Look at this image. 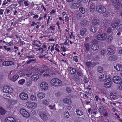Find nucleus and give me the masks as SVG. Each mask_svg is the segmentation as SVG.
Masks as SVG:
<instances>
[{"label": "nucleus", "mask_w": 122, "mask_h": 122, "mask_svg": "<svg viewBox=\"0 0 122 122\" xmlns=\"http://www.w3.org/2000/svg\"><path fill=\"white\" fill-rule=\"evenodd\" d=\"M86 67L88 68H90L91 65H92V67H93L95 66L96 65L94 64V63H92L91 62H87L86 63Z\"/></svg>", "instance_id": "393cba45"}, {"label": "nucleus", "mask_w": 122, "mask_h": 122, "mask_svg": "<svg viewBox=\"0 0 122 122\" xmlns=\"http://www.w3.org/2000/svg\"><path fill=\"white\" fill-rule=\"evenodd\" d=\"M3 91L4 92L6 93H11L12 92V91L10 90L9 87L7 86H4Z\"/></svg>", "instance_id": "dca6fc26"}, {"label": "nucleus", "mask_w": 122, "mask_h": 122, "mask_svg": "<svg viewBox=\"0 0 122 122\" xmlns=\"http://www.w3.org/2000/svg\"><path fill=\"white\" fill-rule=\"evenodd\" d=\"M117 57L116 56L113 55L109 57V60L110 61H114L117 60Z\"/></svg>", "instance_id": "f704fd0d"}, {"label": "nucleus", "mask_w": 122, "mask_h": 122, "mask_svg": "<svg viewBox=\"0 0 122 122\" xmlns=\"http://www.w3.org/2000/svg\"><path fill=\"white\" fill-rule=\"evenodd\" d=\"M84 47L86 49V51H88L90 50V46L88 43L85 42L84 44Z\"/></svg>", "instance_id": "ea45409f"}, {"label": "nucleus", "mask_w": 122, "mask_h": 122, "mask_svg": "<svg viewBox=\"0 0 122 122\" xmlns=\"http://www.w3.org/2000/svg\"><path fill=\"white\" fill-rule=\"evenodd\" d=\"M118 24L117 22H116L111 24V26L113 28H115L118 25Z\"/></svg>", "instance_id": "49530a36"}, {"label": "nucleus", "mask_w": 122, "mask_h": 122, "mask_svg": "<svg viewBox=\"0 0 122 122\" xmlns=\"http://www.w3.org/2000/svg\"><path fill=\"white\" fill-rule=\"evenodd\" d=\"M31 70L33 73L36 72L40 71V69L39 68L37 67V66L33 67L31 68Z\"/></svg>", "instance_id": "cd10ccee"}, {"label": "nucleus", "mask_w": 122, "mask_h": 122, "mask_svg": "<svg viewBox=\"0 0 122 122\" xmlns=\"http://www.w3.org/2000/svg\"><path fill=\"white\" fill-rule=\"evenodd\" d=\"M40 71H39V74L40 75H41L42 74L46 71L48 73H50V69L49 67L47 66L43 65L40 67Z\"/></svg>", "instance_id": "7ed1b4c3"}, {"label": "nucleus", "mask_w": 122, "mask_h": 122, "mask_svg": "<svg viewBox=\"0 0 122 122\" xmlns=\"http://www.w3.org/2000/svg\"><path fill=\"white\" fill-rule=\"evenodd\" d=\"M9 8L7 7V8H6L5 9V11L4 12V14L5 15L6 14H7L10 13L12 10L11 9H9Z\"/></svg>", "instance_id": "37998d69"}, {"label": "nucleus", "mask_w": 122, "mask_h": 122, "mask_svg": "<svg viewBox=\"0 0 122 122\" xmlns=\"http://www.w3.org/2000/svg\"><path fill=\"white\" fill-rule=\"evenodd\" d=\"M20 114L24 117H28L30 116L29 113L25 109H20Z\"/></svg>", "instance_id": "9d476101"}, {"label": "nucleus", "mask_w": 122, "mask_h": 122, "mask_svg": "<svg viewBox=\"0 0 122 122\" xmlns=\"http://www.w3.org/2000/svg\"><path fill=\"white\" fill-rule=\"evenodd\" d=\"M26 105L28 107L31 109H35L37 106L36 103L32 102H28L26 103Z\"/></svg>", "instance_id": "6e6552de"}, {"label": "nucleus", "mask_w": 122, "mask_h": 122, "mask_svg": "<svg viewBox=\"0 0 122 122\" xmlns=\"http://www.w3.org/2000/svg\"><path fill=\"white\" fill-rule=\"evenodd\" d=\"M30 99L32 101H35L36 99V97L35 95H32L30 97Z\"/></svg>", "instance_id": "4d7b16f0"}, {"label": "nucleus", "mask_w": 122, "mask_h": 122, "mask_svg": "<svg viewBox=\"0 0 122 122\" xmlns=\"http://www.w3.org/2000/svg\"><path fill=\"white\" fill-rule=\"evenodd\" d=\"M107 76L105 75H101L99 77L100 81H104L107 79Z\"/></svg>", "instance_id": "a878e982"}, {"label": "nucleus", "mask_w": 122, "mask_h": 122, "mask_svg": "<svg viewBox=\"0 0 122 122\" xmlns=\"http://www.w3.org/2000/svg\"><path fill=\"white\" fill-rule=\"evenodd\" d=\"M107 36V35L105 33L98 34L97 35L96 38L98 40L104 41L106 39Z\"/></svg>", "instance_id": "0eeeda50"}, {"label": "nucleus", "mask_w": 122, "mask_h": 122, "mask_svg": "<svg viewBox=\"0 0 122 122\" xmlns=\"http://www.w3.org/2000/svg\"><path fill=\"white\" fill-rule=\"evenodd\" d=\"M73 96L71 95H68L66 97V98L63 99V102L64 103L67 104L68 105H70L72 103V101L71 99L72 98Z\"/></svg>", "instance_id": "423d86ee"}, {"label": "nucleus", "mask_w": 122, "mask_h": 122, "mask_svg": "<svg viewBox=\"0 0 122 122\" xmlns=\"http://www.w3.org/2000/svg\"><path fill=\"white\" fill-rule=\"evenodd\" d=\"M87 31V29L85 28H83L80 30V34L82 36H84L85 33Z\"/></svg>", "instance_id": "5701e85b"}, {"label": "nucleus", "mask_w": 122, "mask_h": 122, "mask_svg": "<svg viewBox=\"0 0 122 122\" xmlns=\"http://www.w3.org/2000/svg\"><path fill=\"white\" fill-rule=\"evenodd\" d=\"M97 71L101 73L103 71V69L102 67L100 66L98 67Z\"/></svg>", "instance_id": "052dcab7"}, {"label": "nucleus", "mask_w": 122, "mask_h": 122, "mask_svg": "<svg viewBox=\"0 0 122 122\" xmlns=\"http://www.w3.org/2000/svg\"><path fill=\"white\" fill-rule=\"evenodd\" d=\"M104 107L102 106H100L99 109V112L101 114H102L103 112Z\"/></svg>", "instance_id": "3c124183"}, {"label": "nucleus", "mask_w": 122, "mask_h": 122, "mask_svg": "<svg viewBox=\"0 0 122 122\" xmlns=\"http://www.w3.org/2000/svg\"><path fill=\"white\" fill-rule=\"evenodd\" d=\"M25 0H20L18 1V3L20 5H23Z\"/></svg>", "instance_id": "774afa93"}, {"label": "nucleus", "mask_w": 122, "mask_h": 122, "mask_svg": "<svg viewBox=\"0 0 122 122\" xmlns=\"http://www.w3.org/2000/svg\"><path fill=\"white\" fill-rule=\"evenodd\" d=\"M41 8L42 10L41 11V12L44 11V12L46 13L47 11L46 6H44L42 4L41 6Z\"/></svg>", "instance_id": "2f4dec72"}, {"label": "nucleus", "mask_w": 122, "mask_h": 122, "mask_svg": "<svg viewBox=\"0 0 122 122\" xmlns=\"http://www.w3.org/2000/svg\"><path fill=\"white\" fill-rule=\"evenodd\" d=\"M110 20L108 19H105L103 21V23L106 25L109 26L110 24Z\"/></svg>", "instance_id": "72a5a7b5"}, {"label": "nucleus", "mask_w": 122, "mask_h": 122, "mask_svg": "<svg viewBox=\"0 0 122 122\" xmlns=\"http://www.w3.org/2000/svg\"><path fill=\"white\" fill-rule=\"evenodd\" d=\"M96 10L97 12L100 14L104 13L107 11L105 7L101 5L97 7Z\"/></svg>", "instance_id": "39448f33"}, {"label": "nucleus", "mask_w": 122, "mask_h": 122, "mask_svg": "<svg viewBox=\"0 0 122 122\" xmlns=\"http://www.w3.org/2000/svg\"><path fill=\"white\" fill-rule=\"evenodd\" d=\"M51 85L53 86H60L62 84V82L57 78H53L51 81Z\"/></svg>", "instance_id": "f03ea898"}, {"label": "nucleus", "mask_w": 122, "mask_h": 122, "mask_svg": "<svg viewBox=\"0 0 122 122\" xmlns=\"http://www.w3.org/2000/svg\"><path fill=\"white\" fill-rule=\"evenodd\" d=\"M79 79L80 78L79 76L76 74L74 75L71 78V80H72L76 82H78Z\"/></svg>", "instance_id": "6ab92c4d"}, {"label": "nucleus", "mask_w": 122, "mask_h": 122, "mask_svg": "<svg viewBox=\"0 0 122 122\" xmlns=\"http://www.w3.org/2000/svg\"><path fill=\"white\" fill-rule=\"evenodd\" d=\"M79 10L80 12L82 14L85 13V10L84 8L82 7H81L79 8Z\"/></svg>", "instance_id": "603ef678"}, {"label": "nucleus", "mask_w": 122, "mask_h": 122, "mask_svg": "<svg viewBox=\"0 0 122 122\" xmlns=\"http://www.w3.org/2000/svg\"><path fill=\"white\" fill-rule=\"evenodd\" d=\"M65 117L66 118H68L69 117V113L68 111H66L64 114Z\"/></svg>", "instance_id": "8fccbe9b"}, {"label": "nucleus", "mask_w": 122, "mask_h": 122, "mask_svg": "<svg viewBox=\"0 0 122 122\" xmlns=\"http://www.w3.org/2000/svg\"><path fill=\"white\" fill-rule=\"evenodd\" d=\"M14 62L11 61H4L2 63V65L3 66H9L13 65Z\"/></svg>", "instance_id": "f8f14e48"}, {"label": "nucleus", "mask_w": 122, "mask_h": 122, "mask_svg": "<svg viewBox=\"0 0 122 122\" xmlns=\"http://www.w3.org/2000/svg\"><path fill=\"white\" fill-rule=\"evenodd\" d=\"M3 97L4 98L9 99L10 98V96L9 94L5 93L3 95Z\"/></svg>", "instance_id": "79ce46f5"}, {"label": "nucleus", "mask_w": 122, "mask_h": 122, "mask_svg": "<svg viewBox=\"0 0 122 122\" xmlns=\"http://www.w3.org/2000/svg\"><path fill=\"white\" fill-rule=\"evenodd\" d=\"M108 53L109 55H112L115 53L113 50L111 48H108L107 49Z\"/></svg>", "instance_id": "473e14b6"}, {"label": "nucleus", "mask_w": 122, "mask_h": 122, "mask_svg": "<svg viewBox=\"0 0 122 122\" xmlns=\"http://www.w3.org/2000/svg\"><path fill=\"white\" fill-rule=\"evenodd\" d=\"M6 122H16L15 120L12 117H8L7 119Z\"/></svg>", "instance_id": "c85d7f7f"}, {"label": "nucleus", "mask_w": 122, "mask_h": 122, "mask_svg": "<svg viewBox=\"0 0 122 122\" xmlns=\"http://www.w3.org/2000/svg\"><path fill=\"white\" fill-rule=\"evenodd\" d=\"M112 32V29L110 27H108L107 30V33L108 34H109Z\"/></svg>", "instance_id": "bf43d9fd"}, {"label": "nucleus", "mask_w": 122, "mask_h": 122, "mask_svg": "<svg viewBox=\"0 0 122 122\" xmlns=\"http://www.w3.org/2000/svg\"><path fill=\"white\" fill-rule=\"evenodd\" d=\"M32 82L31 81L29 80L27 81L26 82V86H27L29 87L32 85Z\"/></svg>", "instance_id": "6e6d98bb"}, {"label": "nucleus", "mask_w": 122, "mask_h": 122, "mask_svg": "<svg viewBox=\"0 0 122 122\" xmlns=\"http://www.w3.org/2000/svg\"><path fill=\"white\" fill-rule=\"evenodd\" d=\"M19 96L21 99L23 100H26L28 98L27 94L24 92L21 93L20 94Z\"/></svg>", "instance_id": "4468645a"}, {"label": "nucleus", "mask_w": 122, "mask_h": 122, "mask_svg": "<svg viewBox=\"0 0 122 122\" xmlns=\"http://www.w3.org/2000/svg\"><path fill=\"white\" fill-rule=\"evenodd\" d=\"M90 30L93 33H95L97 29L95 27H91Z\"/></svg>", "instance_id": "13d9d810"}, {"label": "nucleus", "mask_w": 122, "mask_h": 122, "mask_svg": "<svg viewBox=\"0 0 122 122\" xmlns=\"http://www.w3.org/2000/svg\"><path fill=\"white\" fill-rule=\"evenodd\" d=\"M24 4L25 6H28L29 5V1L28 0H25L24 2Z\"/></svg>", "instance_id": "e2e57ef3"}, {"label": "nucleus", "mask_w": 122, "mask_h": 122, "mask_svg": "<svg viewBox=\"0 0 122 122\" xmlns=\"http://www.w3.org/2000/svg\"><path fill=\"white\" fill-rule=\"evenodd\" d=\"M48 73L46 72H46L44 73L43 75V76L44 77H46L48 76H50L49 73Z\"/></svg>", "instance_id": "338daca9"}, {"label": "nucleus", "mask_w": 122, "mask_h": 122, "mask_svg": "<svg viewBox=\"0 0 122 122\" xmlns=\"http://www.w3.org/2000/svg\"><path fill=\"white\" fill-rule=\"evenodd\" d=\"M67 70L69 71V72L71 74H74L76 73V70L74 68H72L70 67H68Z\"/></svg>", "instance_id": "a211bd4d"}, {"label": "nucleus", "mask_w": 122, "mask_h": 122, "mask_svg": "<svg viewBox=\"0 0 122 122\" xmlns=\"http://www.w3.org/2000/svg\"><path fill=\"white\" fill-rule=\"evenodd\" d=\"M100 20L98 19H94L92 20V24L94 25L97 26L100 23Z\"/></svg>", "instance_id": "2eb2a0df"}, {"label": "nucleus", "mask_w": 122, "mask_h": 122, "mask_svg": "<svg viewBox=\"0 0 122 122\" xmlns=\"http://www.w3.org/2000/svg\"><path fill=\"white\" fill-rule=\"evenodd\" d=\"M73 60L76 62H78V59L77 56H74L73 57Z\"/></svg>", "instance_id": "680f3d73"}, {"label": "nucleus", "mask_w": 122, "mask_h": 122, "mask_svg": "<svg viewBox=\"0 0 122 122\" xmlns=\"http://www.w3.org/2000/svg\"><path fill=\"white\" fill-rule=\"evenodd\" d=\"M15 4H12L10 5L8 7L9 8V9H11L15 8L16 6H15Z\"/></svg>", "instance_id": "0e129e2a"}, {"label": "nucleus", "mask_w": 122, "mask_h": 122, "mask_svg": "<svg viewBox=\"0 0 122 122\" xmlns=\"http://www.w3.org/2000/svg\"><path fill=\"white\" fill-rule=\"evenodd\" d=\"M113 39V36L112 35L110 34L108 36L107 41L108 43H109Z\"/></svg>", "instance_id": "58836bf2"}, {"label": "nucleus", "mask_w": 122, "mask_h": 122, "mask_svg": "<svg viewBox=\"0 0 122 122\" xmlns=\"http://www.w3.org/2000/svg\"><path fill=\"white\" fill-rule=\"evenodd\" d=\"M19 76L17 74L14 75L13 78H12V80L14 81H16L19 77Z\"/></svg>", "instance_id": "e433bc0d"}, {"label": "nucleus", "mask_w": 122, "mask_h": 122, "mask_svg": "<svg viewBox=\"0 0 122 122\" xmlns=\"http://www.w3.org/2000/svg\"><path fill=\"white\" fill-rule=\"evenodd\" d=\"M40 87L42 90L45 91L48 88V83L46 82L43 81L41 82L40 85Z\"/></svg>", "instance_id": "9b49d317"}, {"label": "nucleus", "mask_w": 122, "mask_h": 122, "mask_svg": "<svg viewBox=\"0 0 122 122\" xmlns=\"http://www.w3.org/2000/svg\"><path fill=\"white\" fill-rule=\"evenodd\" d=\"M87 24L86 20L85 19L81 21V26H85Z\"/></svg>", "instance_id": "de8ad7c7"}, {"label": "nucleus", "mask_w": 122, "mask_h": 122, "mask_svg": "<svg viewBox=\"0 0 122 122\" xmlns=\"http://www.w3.org/2000/svg\"><path fill=\"white\" fill-rule=\"evenodd\" d=\"M25 79H22L19 80L18 81V83L20 85H22L25 83Z\"/></svg>", "instance_id": "c03bdc74"}, {"label": "nucleus", "mask_w": 122, "mask_h": 122, "mask_svg": "<svg viewBox=\"0 0 122 122\" xmlns=\"http://www.w3.org/2000/svg\"><path fill=\"white\" fill-rule=\"evenodd\" d=\"M112 80L114 83L118 84L120 88L122 89V80L120 77L117 76H114Z\"/></svg>", "instance_id": "f257e3e1"}, {"label": "nucleus", "mask_w": 122, "mask_h": 122, "mask_svg": "<svg viewBox=\"0 0 122 122\" xmlns=\"http://www.w3.org/2000/svg\"><path fill=\"white\" fill-rule=\"evenodd\" d=\"M82 15L80 13H78L76 15V17L77 20L80 19L82 17Z\"/></svg>", "instance_id": "864d4df0"}, {"label": "nucleus", "mask_w": 122, "mask_h": 122, "mask_svg": "<svg viewBox=\"0 0 122 122\" xmlns=\"http://www.w3.org/2000/svg\"><path fill=\"white\" fill-rule=\"evenodd\" d=\"M79 5L77 3H74L72 4L71 6L72 9H74L78 8L80 7Z\"/></svg>", "instance_id": "412c9836"}, {"label": "nucleus", "mask_w": 122, "mask_h": 122, "mask_svg": "<svg viewBox=\"0 0 122 122\" xmlns=\"http://www.w3.org/2000/svg\"><path fill=\"white\" fill-rule=\"evenodd\" d=\"M83 81L85 83H87L88 82V80L86 76H84L83 77Z\"/></svg>", "instance_id": "5fc2aeb1"}, {"label": "nucleus", "mask_w": 122, "mask_h": 122, "mask_svg": "<svg viewBox=\"0 0 122 122\" xmlns=\"http://www.w3.org/2000/svg\"><path fill=\"white\" fill-rule=\"evenodd\" d=\"M37 23H39V22H38L36 23L34 21H32L31 23V26L32 27H34V30H38L41 25H37Z\"/></svg>", "instance_id": "ddd939ff"}, {"label": "nucleus", "mask_w": 122, "mask_h": 122, "mask_svg": "<svg viewBox=\"0 0 122 122\" xmlns=\"http://www.w3.org/2000/svg\"><path fill=\"white\" fill-rule=\"evenodd\" d=\"M95 5L94 3H92L91 5L90 8V11L91 12H93L95 9Z\"/></svg>", "instance_id": "4c0bfd02"}, {"label": "nucleus", "mask_w": 122, "mask_h": 122, "mask_svg": "<svg viewBox=\"0 0 122 122\" xmlns=\"http://www.w3.org/2000/svg\"><path fill=\"white\" fill-rule=\"evenodd\" d=\"M110 98L113 100L117 99L118 97L116 95V94H113L112 93H110Z\"/></svg>", "instance_id": "c756f323"}, {"label": "nucleus", "mask_w": 122, "mask_h": 122, "mask_svg": "<svg viewBox=\"0 0 122 122\" xmlns=\"http://www.w3.org/2000/svg\"><path fill=\"white\" fill-rule=\"evenodd\" d=\"M112 3L113 5L117 9L120 8L122 4L120 0H112Z\"/></svg>", "instance_id": "1a4fd4ad"}, {"label": "nucleus", "mask_w": 122, "mask_h": 122, "mask_svg": "<svg viewBox=\"0 0 122 122\" xmlns=\"http://www.w3.org/2000/svg\"><path fill=\"white\" fill-rule=\"evenodd\" d=\"M91 48L93 51H96L99 48L97 44H91Z\"/></svg>", "instance_id": "4be33fe9"}, {"label": "nucleus", "mask_w": 122, "mask_h": 122, "mask_svg": "<svg viewBox=\"0 0 122 122\" xmlns=\"http://www.w3.org/2000/svg\"><path fill=\"white\" fill-rule=\"evenodd\" d=\"M100 52L102 55L105 56L107 52V51L105 49H103L101 50Z\"/></svg>", "instance_id": "a18cd8bd"}, {"label": "nucleus", "mask_w": 122, "mask_h": 122, "mask_svg": "<svg viewBox=\"0 0 122 122\" xmlns=\"http://www.w3.org/2000/svg\"><path fill=\"white\" fill-rule=\"evenodd\" d=\"M112 78L111 77L108 78L104 82V87L107 88H108L111 86L112 83Z\"/></svg>", "instance_id": "20e7f679"}, {"label": "nucleus", "mask_w": 122, "mask_h": 122, "mask_svg": "<svg viewBox=\"0 0 122 122\" xmlns=\"http://www.w3.org/2000/svg\"><path fill=\"white\" fill-rule=\"evenodd\" d=\"M6 112V110L2 107L1 110H0V114L2 115H4Z\"/></svg>", "instance_id": "a19ab883"}, {"label": "nucleus", "mask_w": 122, "mask_h": 122, "mask_svg": "<svg viewBox=\"0 0 122 122\" xmlns=\"http://www.w3.org/2000/svg\"><path fill=\"white\" fill-rule=\"evenodd\" d=\"M40 116L41 118L44 121H46L48 119L47 116L43 112H41L40 114Z\"/></svg>", "instance_id": "aec40b11"}, {"label": "nucleus", "mask_w": 122, "mask_h": 122, "mask_svg": "<svg viewBox=\"0 0 122 122\" xmlns=\"http://www.w3.org/2000/svg\"><path fill=\"white\" fill-rule=\"evenodd\" d=\"M76 112L77 114L79 116L82 115L83 114L82 111L80 110L79 109H76Z\"/></svg>", "instance_id": "c9c22d12"}, {"label": "nucleus", "mask_w": 122, "mask_h": 122, "mask_svg": "<svg viewBox=\"0 0 122 122\" xmlns=\"http://www.w3.org/2000/svg\"><path fill=\"white\" fill-rule=\"evenodd\" d=\"M66 90L67 92L69 93L71 92L72 91L71 88L70 87H66Z\"/></svg>", "instance_id": "69168bd1"}, {"label": "nucleus", "mask_w": 122, "mask_h": 122, "mask_svg": "<svg viewBox=\"0 0 122 122\" xmlns=\"http://www.w3.org/2000/svg\"><path fill=\"white\" fill-rule=\"evenodd\" d=\"M37 96L39 98L42 99L45 96V94L43 92H40L37 94Z\"/></svg>", "instance_id": "bb28decb"}, {"label": "nucleus", "mask_w": 122, "mask_h": 122, "mask_svg": "<svg viewBox=\"0 0 122 122\" xmlns=\"http://www.w3.org/2000/svg\"><path fill=\"white\" fill-rule=\"evenodd\" d=\"M114 68L118 71H122V65L121 64L117 65L115 66H114Z\"/></svg>", "instance_id": "b1692460"}, {"label": "nucleus", "mask_w": 122, "mask_h": 122, "mask_svg": "<svg viewBox=\"0 0 122 122\" xmlns=\"http://www.w3.org/2000/svg\"><path fill=\"white\" fill-rule=\"evenodd\" d=\"M39 77V76L38 74H35L31 76L30 78L32 81H35L38 79Z\"/></svg>", "instance_id": "f3484780"}, {"label": "nucleus", "mask_w": 122, "mask_h": 122, "mask_svg": "<svg viewBox=\"0 0 122 122\" xmlns=\"http://www.w3.org/2000/svg\"><path fill=\"white\" fill-rule=\"evenodd\" d=\"M117 30L118 31H122V25L121 24L118 26Z\"/></svg>", "instance_id": "09e8293b"}, {"label": "nucleus", "mask_w": 122, "mask_h": 122, "mask_svg": "<svg viewBox=\"0 0 122 122\" xmlns=\"http://www.w3.org/2000/svg\"><path fill=\"white\" fill-rule=\"evenodd\" d=\"M41 55H42L44 56V57H45L46 59L48 57V56L47 53L46 52L45 50H43L41 51Z\"/></svg>", "instance_id": "7c9ffc66"}]
</instances>
